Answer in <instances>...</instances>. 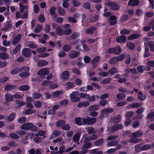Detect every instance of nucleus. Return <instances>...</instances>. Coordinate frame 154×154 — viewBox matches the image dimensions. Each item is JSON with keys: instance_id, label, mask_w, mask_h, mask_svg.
Instances as JSON below:
<instances>
[{"instance_id": "obj_35", "label": "nucleus", "mask_w": 154, "mask_h": 154, "mask_svg": "<svg viewBox=\"0 0 154 154\" xmlns=\"http://www.w3.org/2000/svg\"><path fill=\"white\" fill-rule=\"evenodd\" d=\"M118 143V141L117 140H113L109 141L107 143V145L108 146H114Z\"/></svg>"}, {"instance_id": "obj_4", "label": "nucleus", "mask_w": 154, "mask_h": 154, "mask_svg": "<svg viewBox=\"0 0 154 154\" xmlns=\"http://www.w3.org/2000/svg\"><path fill=\"white\" fill-rule=\"evenodd\" d=\"M22 69H24L26 71H28L29 68L26 66H24L22 69L16 68L11 71V74L13 75H15L20 72Z\"/></svg>"}, {"instance_id": "obj_58", "label": "nucleus", "mask_w": 154, "mask_h": 154, "mask_svg": "<svg viewBox=\"0 0 154 154\" xmlns=\"http://www.w3.org/2000/svg\"><path fill=\"white\" fill-rule=\"evenodd\" d=\"M21 45L20 44H18L16 47L13 50L14 52V53H16L18 52L20 49Z\"/></svg>"}, {"instance_id": "obj_52", "label": "nucleus", "mask_w": 154, "mask_h": 154, "mask_svg": "<svg viewBox=\"0 0 154 154\" xmlns=\"http://www.w3.org/2000/svg\"><path fill=\"white\" fill-rule=\"evenodd\" d=\"M120 8L119 5L114 2V5L111 7V9L114 10H116Z\"/></svg>"}, {"instance_id": "obj_6", "label": "nucleus", "mask_w": 154, "mask_h": 154, "mask_svg": "<svg viewBox=\"0 0 154 154\" xmlns=\"http://www.w3.org/2000/svg\"><path fill=\"white\" fill-rule=\"evenodd\" d=\"M69 72L68 71H66L63 72L60 75L61 79L63 80H67L69 78Z\"/></svg>"}, {"instance_id": "obj_40", "label": "nucleus", "mask_w": 154, "mask_h": 154, "mask_svg": "<svg viewBox=\"0 0 154 154\" xmlns=\"http://www.w3.org/2000/svg\"><path fill=\"white\" fill-rule=\"evenodd\" d=\"M30 74L27 72H22L20 74V76L22 78H24L28 76Z\"/></svg>"}, {"instance_id": "obj_3", "label": "nucleus", "mask_w": 154, "mask_h": 154, "mask_svg": "<svg viewBox=\"0 0 154 154\" xmlns=\"http://www.w3.org/2000/svg\"><path fill=\"white\" fill-rule=\"evenodd\" d=\"M33 126V124L31 123H26L20 126V129L25 130H28L30 129Z\"/></svg>"}, {"instance_id": "obj_64", "label": "nucleus", "mask_w": 154, "mask_h": 154, "mask_svg": "<svg viewBox=\"0 0 154 154\" xmlns=\"http://www.w3.org/2000/svg\"><path fill=\"white\" fill-rule=\"evenodd\" d=\"M17 106H16L15 107L17 108L19 107L20 106H23L25 105V103L21 101L20 100H18L17 102Z\"/></svg>"}, {"instance_id": "obj_17", "label": "nucleus", "mask_w": 154, "mask_h": 154, "mask_svg": "<svg viewBox=\"0 0 154 154\" xmlns=\"http://www.w3.org/2000/svg\"><path fill=\"white\" fill-rule=\"evenodd\" d=\"M110 24L114 25L117 23L116 17L115 16H112L109 18Z\"/></svg>"}, {"instance_id": "obj_56", "label": "nucleus", "mask_w": 154, "mask_h": 154, "mask_svg": "<svg viewBox=\"0 0 154 154\" xmlns=\"http://www.w3.org/2000/svg\"><path fill=\"white\" fill-rule=\"evenodd\" d=\"M91 143H88L84 144L82 147V149H87L90 148L91 146Z\"/></svg>"}, {"instance_id": "obj_10", "label": "nucleus", "mask_w": 154, "mask_h": 154, "mask_svg": "<svg viewBox=\"0 0 154 154\" xmlns=\"http://www.w3.org/2000/svg\"><path fill=\"white\" fill-rule=\"evenodd\" d=\"M80 54V52H77L75 51H72L69 53V57L72 58H74L77 57Z\"/></svg>"}, {"instance_id": "obj_23", "label": "nucleus", "mask_w": 154, "mask_h": 154, "mask_svg": "<svg viewBox=\"0 0 154 154\" xmlns=\"http://www.w3.org/2000/svg\"><path fill=\"white\" fill-rule=\"evenodd\" d=\"M56 32L57 34L58 35H62L64 34V31L60 27H59L56 29Z\"/></svg>"}, {"instance_id": "obj_42", "label": "nucleus", "mask_w": 154, "mask_h": 154, "mask_svg": "<svg viewBox=\"0 0 154 154\" xmlns=\"http://www.w3.org/2000/svg\"><path fill=\"white\" fill-rule=\"evenodd\" d=\"M154 111L151 112L147 116V118L149 119H151L153 118V119L151 120V122L154 121Z\"/></svg>"}, {"instance_id": "obj_20", "label": "nucleus", "mask_w": 154, "mask_h": 154, "mask_svg": "<svg viewBox=\"0 0 154 154\" xmlns=\"http://www.w3.org/2000/svg\"><path fill=\"white\" fill-rule=\"evenodd\" d=\"M97 136L96 135H94L91 137H86L85 139V142H87L88 141H91L92 140L97 139Z\"/></svg>"}, {"instance_id": "obj_47", "label": "nucleus", "mask_w": 154, "mask_h": 154, "mask_svg": "<svg viewBox=\"0 0 154 154\" xmlns=\"http://www.w3.org/2000/svg\"><path fill=\"white\" fill-rule=\"evenodd\" d=\"M104 5H105L108 6L111 8L113 5H114V2L110 1L104 3Z\"/></svg>"}, {"instance_id": "obj_27", "label": "nucleus", "mask_w": 154, "mask_h": 154, "mask_svg": "<svg viewBox=\"0 0 154 154\" xmlns=\"http://www.w3.org/2000/svg\"><path fill=\"white\" fill-rule=\"evenodd\" d=\"M65 123L66 122L62 120L59 121L57 122L56 126L58 127H62Z\"/></svg>"}, {"instance_id": "obj_54", "label": "nucleus", "mask_w": 154, "mask_h": 154, "mask_svg": "<svg viewBox=\"0 0 154 154\" xmlns=\"http://www.w3.org/2000/svg\"><path fill=\"white\" fill-rule=\"evenodd\" d=\"M126 95L125 94L119 93L116 95V98L118 99H121L126 97Z\"/></svg>"}, {"instance_id": "obj_50", "label": "nucleus", "mask_w": 154, "mask_h": 154, "mask_svg": "<svg viewBox=\"0 0 154 154\" xmlns=\"http://www.w3.org/2000/svg\"><path fill=\"white\" fill-rule=\"evenodd\" d=\"M38 20L40 22L43 23L45 20V18L44 15L42 14H40L38 17Z\"/></svg>"}, {"instance_id": "obj_1", "label": "nucleus", "mask_w": 154, "mask_h": 154, "mask_svg": "<svg viewBox=\"0 0 154 154\" xmlns=\"http://www.w3.org/2000/svg\"><path fill=\"white\" fill-rule=\"evenodd\" d=\"M78 91H75L72 92L70 94V98L71 101L73 102H78L80 101V98L77 97L79 95Z\"/></svg>"}, {"instance_id": "obj_32", "label": "nucleus", "mask_w": 154, "mask_h": 154, "mask_svg": "<svg viewBox=\"0 0 154 154\" xmlns=\"http://www.w3.org/2000/svg\"><path fill=\"white\" fill-rule=\"evenodd\" d=\"M135 14L138 17H141L143 14V11L140 9H137L135 11Z\"/></svg>"}, {"instance_id": "obj_51", "label": "nucleus", "mask_w": 154, "mask_h": 154, "mask_svg": "<svg viewBox=\"0 0 154 154\" xmlns=\"http://www.w3.org/2000/svg\"><path fill=\"white\" fill-rule=\"evenodd\" d=\"M117 72V71L116 69L114 67L112 68L109 71V73L112 75L116 73Z\"/></svg>"}, {"instance_id": "obj_49", "label": "nucleus", "mask_w": 154, "mask_h": 154, "mask_svg": "<svg viewBox=\"0 0 154 154\" xmlns=\"http://www.w3.org/2000/svg\"><path fill=\"white\" fill-rule=\"evenodd\" d=\"M131 31L127 29H124L122 30L120 32V33L122 35H126L129 34Z\"/></svg>"}, {"instance_id": "obj_25", "label": "nucleus", "mask_w": 154, "mask_h": 154, "mask_svg": "<svg viewBox=\"0 0 154 154\" xmlns=\"http://www.w3.org/2000/svg\"><path fill=\"white\" fill-rule=\"evenodd\" d=\"M123 128L122 125H117L113 126L112 128V130L113 131H117Z\"/></svg>"}, {"instance_id": "obj_53", "label": "nucleus", "mask_w": 154, "mask_h": 154, "mask_svg": "<svg viewBox=\"0 0 154 154\" xmlns=\"http://www.w3.org/2000/svg\"><path fill=\"white\" fill-rule=\"evenodd\" d=\"M46 50V48L45 47H43L38 48L36 50V51L38 53H41L45 52Z\"/></svg>"}, {"instance_id": "obj_28", "label": "nucleus", "mask_w": 154, "mask_h": 154, "mask_svg": "<svg viewBox=\"0 0 154 154\" xmlns=\"http://www.w3.org/2000/svg\"><path fill=\"white\" fill-rule=\"evenodd\" d=\"M48 63L47 61L46 60H42L38 62V63L37 65L38 66L40 67H42L44 66Z\"/></svg>"}, {"instance_id": "obj_57", "label": "nucleus", "mask_w": 154, "mask_h": 154, "mask_svg": "<svg viewBox=\"0 0 154 154\" xmlns=\"http://www.w3.org/2000/svg\"><path fill=\"white\" fill-rule=\"evenodd\" d=\"M66 85L67 88H72L74 87V83L72 82H68L66 84Z\"/></svg>"}, {"instance_id": "obj_7", "label": "nucleus", "mask_w": 154, "mask_h": 154, "mask_svg": "<svg viewBox=\"0 0 154 154\" xmlns=\"http://www.w3.org/2000/svg\"><path fill=\"white\" fill-rule=\"evenodd\" d=\"M85 124L90 125L93 124L96 122V119L95 118H89L85 119Z\"/></svg>"}, {"instance_id": "obj_41", "label": "nucleus", "mask_w": 154, "mask_h": 154, "mask_svg": "<svg viewBox=\"0 0 154 154\" xmlns=\"http://www.w3.org/2000/svg\"><path fill=\"white\" fill-rule=\"evenodd\" d=\"M35 112V110L34 109H29L26 110H25L24 112L26 115H30Z\"/></svg>"}, {"instance_id": "obj_45", "label": "nucleus", "mask_w": 154, "mask_h": 154, "mask_svg": "<svg viewBox=\"0 0 154 154\" xmlns=\"http://www.w3.org/2000/svg\"><path fill=\"white\" fill-rule=\"evenodd\" d=\"M44 30L46 33H49L50 31V27L49 25L45 24L44 28Z\"/></svg>"}, {"instance_id": "obj_2", "label": "nucleus", "mask_w": 154, "mask_h": 154, "mask_svg": "<svg viewBox=\"0 0 154 154\" xmlns=\"http://www.w3.org/2000/svg\"><path fill=\"white\" fill-rule=\"evenodd\" d=\"M75 121L77 125H85L86 119L83 118L77 117L75 119Z\"/></svg>"}, {"instance_id": "obj_46", "label": "nucleus", "mask_w": 154, "mask_h": 154, "mask_svg": "<svg viewBox=\"0 0 154 154\" xmlns=\"http://www.w3.org/2000/svg\"><path fill=\"white\" fill-rule=\"evenodd\" d=\"M96 28L92 27L87 29L86 30V32L88 34H92L93 33L94 31L95 30Z\"/></svg>"}, {"instance_id": "obj_60", "label": "nucleus", "mask_w": 154, "mask_h": 154, "mask_svg": "<svg viewBox=\"0 0 154 154\" xmlns=\"http://www.w3.org/2000/svg\"><path fill=\"white\" fill-rule=\"evenodd\" d=\"M110 78H108L104 79L101 82V83L103 84H107L109 83L111 81Z\"/></svg>"}, {"instance_id": "obj_33", "label": "nucleus", "mask_w": 154, "mask_h": 154, "mask_svg": "<svg viewBox=\"0 0 154 154\" xmlns=\"http://www.w3.org/2000/svg\"><path fill=\"white\" fill-rule=\"evenodd\" d=\"M79 96L82 98L87 99L89 97V95L87 94L86 93H82L79 94Z\"/></svg>"}, {"instance_id": "obj_48", "label": "nucleus", "mask_w": 154, "mask_h": 154, "mask_svg": "<svg viewBox=\"0 0 154 154\" xmlns=\"http://www.w3.org/2000/svg\"><path fill=\"white\" fill-rule=\"evenodd\" d=\"M59 13L61 15H63L65 13V10L61 7H59L58 9Z\"/></svg>"}, {"instance_id": "obj_37", "label": "nucleus", "mask_w": 154, "mask_h": 154, "mask_svg": "<svg viewBox=\"0 0 154 154\" xmlns=\"http://www.w3.org/2000/svg\"><path fill=\"white\" fill-rule=\"evenodd\" d=\"M99 97V96L98 95H94L90 97H89L88 98H89V102H92L94 101L95 100L96 98L97 99H98Z\"/></svg>"}, {"instance_id": "obj_62", "label": "nucleus", "mask_w": 154, "mask_h": 154, "mask_svg": "<svg viewBox=\"0 0 154 154\" xmlns=\"http://www.w3.org/2000/svg\"><path fill=\"white\" fill-rule=\"evenodd\" d=\"M71 49V46L69 45H65L63 48V50L64 51H68Z\"/></svg>"}, {"instance_id": "obj_24", "label": "nucleus", "mask_w": 154, "mask_h": 154, "mask_svg": "<svg viewBox=\"0 0 154 154\" xmlns=\"http://www.w3.org/2000/svg\"><path fill=\"white\" fill-rule=\"evenodd\" d=\"M80 132H78L74 135L73 138V141L76 142L79 140L80 137Z\"/></svg>"}, {"instance_id": "obj_15", "label": "nucleus", "mask_w": 154, "mask_h": 154, "mask_svg": "<svg viewBox=\"0 0 154 154\" xmlns=\"http://www.w3.org/2000/svg\"><path fill=\"white\" fill-rule=\"evenodd\" d=\"M5 97L7 102H10L13 100V96L11 94H5Z\"/></svg>"}, {"instance_id": "obj_21", "label": "nucleus", "mask_w": 154, "mask_h": 154, "mask_svg": "<svg viewBox=\"0 0 154 154\" xmlns=\"http://www.w3.org/2000/svg\"><path fill=\"white\" fill-rule=\"evenodd\" d=\"M27 46L32 49H34L37 47V46L33 42H28Z\"/></svg>"}, {"instance_id": "obj_16", "label": "nucleus", "mask_w": 154, "mask_h": 154, "mask_svg": "<svg viewBox=\"0 0 154 154\" xmlns=\"http://www.w3.org/2000/svg\"><path fill=\"white\" fill-rule=\"evenodd\" d=\"M61 134V132L60 131L56 130L54 131L52 134L50 136L49 138L50 139H53L56 137L58 136Z\"/></svg>"}, {"instance_id": "obj_11", "label": "nucleus", "mask_w": 154, "mask_h": 154, "mask_svg": "<svg viewBox=\"0 0 154 154\" xmlns=\"http://www.w3.org/2000/svg\"><path fill=\"white\" fill-rule=\"evenodd\" d=\"M63 91H57L53 92L51 94L52 97L54 98H58L59 96L63 94Z\"/></svg>"}, {"instance_id": "obj_36", "label": "nucleus", "mask_w": 154, "mask_h": 154, "mask_svg": "<svg viewBox=\"0 0 154 154\" xmlns=\"http://www.w3.org/2000/svg\"><path fill=\"white\" fill-rule=\"evenodd\" d=\"M0 57L2 59H8L9 56L8 55L5 53H2L0 54Z\"/></svg>"}, {"instance_id": "obj_18", "label": "nucleus", "mask_w": 154, "mask_h": 154, "mask_svg": "<svg viewBox=\"0 0 154 154\" xmlns=\"http://www.w3.org/2000/svg\"><path fill=\"white\" fill-rule=\"evenodd\" d=\"M151 145L150 144H146L142 146L140 148V151H145L149 150L151 148Z\"/></svg>"}, {"instance_id": "obj_31", "label": "nucleus", "mask_w": 154, "mask_h": 154, "mask_svg": "<svg viewBox=\"0 0 154 154\" xmlns=\"http://www.w3.org/2000/svg\"><path fill=\"white\" fill-rule=\"evenodd\" d=\"M32 97L33 98L38 99L41 97L42 95L38 93H34L32 94Z\"/></svg>"}, {"instance_id": "obj_22", "label": "nucleus", "mask_w": 154, "mask_h": 154, "mask_svg": "<svg viewBox=\"0 0 154 154\" xmlns=\"http://www.w3.org/2000/svg\"><path fill=\"white\" fill-rule=\"evenodd\" d=\"M16 117V114L13 113L11 114L8 117L7 120L9 122H11L14 120Z\"/></svg>"}, {"instance_id": "obj_30", "label": "nucleus", "mask_w": 154, "mask_h": 154, "mask_svg": "<svg viewBox=\"0 0 154 154\" xmlns=\"http://www.w3.org/2000/svg\"><path fill=\"white\" fill-rule=\"evenodd\" d=\"M100 57L98 56L95 57L92 61L91 63L93 65V66L95 67L96 65H95L96 63L100 61Z\"/></svg>"}, {"instance_id": "obj_8", "label": "nucleus", "mask_w": 154, "mask_h": 154, "mask_svg": "<svg viewBox=\"0 0 154 154\" xmlns=\"http://www.w3.org/2000/svg\"><path fill=\"white\" fill-rule=\"evenodd\" d=\"M49 73L48 69L46 68H43L41 69L38 72V74L40 75H45Z\"/></svg>"}, {"instance_id": "obj_39", "label": "nucleus", "mask_w": 154, "mask_h": 154, "mask_svg": "<svg viewBox=\"0 0 154 154\" xmlns=\"http://www.w3.org/2000/svg\"><path fill=\"white\" fill-rule=\"evenodd\" d=\"M42 29V26L40 25H38L35 28L34 32L38 33Z\"/></svg>"}, {"instance_id": "obj_59", "label": "nucleus", "mask_w": 154, "mask_h": 154, "mask_svg": "<svg viewBox=\"0 0 154 154\" xmlns=\"http://www.w3.org/2000/svg\"><path fill=\"white\" fill-rule=\"evenodd\" d=\"M72 3L74 6L75 7H78L81 5L80 2L78 0H73Z\"/></svg>"}, {"instance_id": "obj_19", "label": "nucleus", "mask_w": 154, "mask_h": 154, "mask_svg": "<svg viewBox=\"0 0 154 154\" xmlns=\"http://www.w3.org/2000/svg\"><path fill=\"white\" fill-rule=\"evenodd\" d=\"M21 37V35L20 34L17 35L13 39L12 41V43L14 44L17 43Z\"/></svg>"}, {"instance_id": "obj_26", "label": "nucleus", "mask_w": 154, "mask_h": 154, "mask_svg": "<svg viewBox=\"0 0 154 154\" xmlns=\"http://www.w3.org/2000/svg\"><path fill=\"white\" fill-rule=\"evenodd\" d=\"M99 106L98 105H94L89 106L88 108V110L90 111L96 110H97Z\"/></svg>"}, {"instance_id": "obj_13", "label": "nucleus", "mask_w": 154, "mask_h": 154, "mask_svg": "<svg viewBox=\"0 0 154 154\" xmlns=\"http://www.w3.org/2000/svg\"><path fill=\"white\" fill-rule=\"evenodd\" d=\"M113 110L112 108H105L101 111V113L103 116H104L105 114L112 112H113Z\"/></svg>"}, {"instance_id": "obj_55", "label": "nucleus", "mask_w": 154, "mask_h": 154, "mask_svg": "<svg viewBox=\"0 0 154 154\" xmlns=\"http://www.w3.org/2000/svg\"><path fill=\"white\" fill-rule=\"evenodd\" d=\"M9 136L10 137L14 139H18L19 138V137L15 133H11L9 134Z\"/></svg>"}, {"instance_id": "obj_12", "label": "nucleus", "mask_w": 154, "mask_h": 154, "mask_svg": "<svg viewBox=\"0 0 154 154\" xmlns=\"http://www.w3.org/2000/svg\"><path fill=\"white\" fill-rule=\"evenodd\" d=\"M137 97L138 99L140 101L144 100L146 98L145 94H143L141 91L138 92Z\"/></svg>"}, {"instance_id": "obj_38", "label": "nucleus", "mask_w": 154, "mask_h": 154, "mask_svg": "<svg viewBox=\"0 0 154 154\" xmlns=\"http://www.w3.org/2000/svg\"><path fill=\"white\" fill-rule=\"evenodd\" d=\"M42 103L39 101H37L34 103V105L35 107L37 108H40L42 106Z\"/></svg>"}, {"instance_id": "obj_14", "label": "nucleus", "mask_w": 154, "mask_h": 154, "mask_svg": "<svg viewBox=\"0 0 154 154\" xmlns=\"http://www.w3.org/2000/svg\"><path fill=\"white\" fill-rule=\"evenodd\" d=\"M90 105L88 102H82L79 103L77 105V107L79 108L85 107L88 106Z\"/></svg>"}, {"instance_id": "obj_9", "label": "nucleus", "mask_w": 154, "mask_h": 154, "mask_svg": "<svg viewBox=\"0 0 154 154\" xmlns=\"http://www.w3.org/2000/svg\"><path fill=\"white\" fill-rule=\"evenodd\" d=\"M126 40V37L124 35L118 36L116 39V41L120 43H125Z\"/></svg>"}, {"instance_id": "obj_29", "label": "nucleus", "mask_w": 154, "mask_h": 154, "mask_svg": "<svg viewBox=\"0 0 154 154\" xmlns=\"http://www.w3.org/2000/svg\"><path fill=\"white\" fill-rule=\"evenodd\" d=\"M29 87L27 85L22 86L19 87V89L21 91H26L29 89Z\"/></svg>"}, {"instance_id": "obj_61", "label": "nucleus", "mask_w": 154, "mask_h": 154, "mask_svg": "<svg viewBox=\"0 0 154 154\" xmlns=\"http://www.w3.org/2000/svg\"><path fill=\"white\" fill-rule=\"evenodd\" d=\"M134 113L132 111H129L125 114V116L127 118H129L131 117L134 115Z\"/></svg>"}, {"instance_id": "obj_5", "label": "nucleus", "mask_w": 154, "mask_h": 154, "mask_svg": "<svg viewBox=\"0 0 154 154\" xmlns=\"http://www.w3.org/2000/svg\"><path fill=\"white\" fill-rule=\"evenodd\" d=\"M22 54L26 57H29L31 55V50L28 48H24L23 50Z\"/></svg>"}, {"instance_id": "obj_63", "label": "nucleus", "mask_w": 154, "mask_h": 154, "mask_svg": "<svg viewBox=\"0 0 154 154\" xmlns=\"http://www.w3.org/2000/svg\"><path fill=\"white\" fill-rule=\"evenodd\" d=\"M15 87L14 86L9 85L6 86L5 88V90L7 91H9L14 89Z\"/></svg>"}, {"instance_id": "obj_44", "label": "nucleus", "mask_w": 154, "mask_h": 154, "mask_svg": "<svg viewBox=\"0 0 154 154\" xmlns=\"http://www.w3.org/2000/svg\"><path fill=\"white\" fill-rule=\"evenodd\" d=\"M147 44L149 47L151 51H154V45L151 42H148Z\"/></svg>"}, {"instance_id": "obj_43", "label": "nucleus", "mask_w": 154, "mask_h": 154, "mask_svg": "<svg viewBox=\"0 0 154 154\" xmlns=\"http://www.w3.org/2000/svg\"><path fill=\"white\" fill-rule=\"evenodd\" d=\"M127 46L130 50H133L134 48V44L132 42H128L127 43Z\"/></svg>"}, {"instance_id": "obj_34", "label": "nucleus", "mask_w": 154, "mask_h": 154, "mask_svg": "<svg viewBox=\"0 0 154 154\" xmlns=\"http://www.w3.org/2000/svg\"><path fill=\"white\" fill-rule=\"evenodd\" d=\"M121 148L120 146L119 148H111L110 149L106 152V153H113L115 152L117 150L120 149Z\"/></svg>"}]
</instances>
